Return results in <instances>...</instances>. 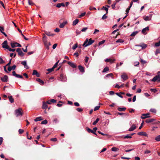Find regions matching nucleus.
Listing matches in <instances>:
<instances>
[{
  "label": "nucleus",
  "mask_w": 160,
  "mask_h": 160,
  "mask_svg": "<svg viewBox=\"0 0 160 160\" xmlns=\"http://www.w3.org/2000/svg\"><path fill=\"white\" fill-rule=\"evenodd\" d=\"M53 122L55 123V124H57L59 122V120H58L57 118H55L54 119V120L53 121Z\"/></svg>",
  "instance_id": "nucleus-40"
},
{
  "label": "nucleus",
  "mask_w": 160,
  "mask_h": 160,
  "mask_svg": "<svg viewBox=\"0 0 160 160\" xmlns=\"http://www.w3.org/2000/svg\"><path fill=\"white\" fill-rule=\"evenodd\" d=\"M155 119L154 118H149L147 119L146 121L145 122L147 123H149L150 122H152L153 121H155Z\"/></svg>",
  "instance_id": "nucleus-20"
},
{
  "label": "nucleus",
  "mask_w": 160,
  "mask_h": 160,
  "mask_svg": "<svg viewBox=\"0 0 160 160\" xmlns=\"http://www.w3.org/2000/svg\"><path fill=\"white\" fill-rule=\"evenodd\" d=\"M149 30V27L147 26V27L143 28L142 31V32L144 34L146 31Z\"/></svg>",
  "instance_id": "nucleus-26"
},
{
  "label": "nucleus",
  "mask_w": 160,
  "mask_h": 160,
  "mask_svg": "<svg viewBox=\"0 0 160 160\" xmlns=\"http://www.w3.org/2000/svg\"><path fill=\"white\" fill-rule=\"evenodd\" d=\"M99 119H100L99 118H97L96 119V120L93 122V123H92L93 125H96L98 122V121L99 120Z\"/></svg>",
  "instance_id": "nucleus-36"
},
{
  "label": "nucleus",
  "mask_w": 160,
  "mask_h": 160,
  "mask_svg": "<svg viewBox=\"0 0 160 160\" xmlns=\"http://www.w3.org/2000/svg\"><path fill=\"white\" fill-rule=\"evenodd\" d=\"M16 52H18V55L21 57H23L24 55V53L22 51L20 48H18L16 49Z\"/></svg>",
  "instance_id": "nucleus-5"
},
{
  "label": "nucleus",
  "mask_w": 160,
  "mask_h": 160,
  "mask_svg": "<svg viewBox=\"0 0 160 160\" xmlns=\"http://www.w3.org/2000/svg\"><path fill=\"white\" fill-rule=\"evenodd\" d=\"M76 110L79 112H81L83 110L82 109L80 108H77Z\"/></svg>",
  "instance_id": "nucleus-53"
},
{
  "label": "nucleus",
  "mask_w": 160,
  "mask_h": 160,
  "mask_svg": "<svg viewBox=\"0 0 160 160\" xmlns=\"http://www.w3.org/2000/svg\"><path fill=\"white\" fill-rule=\"evenodd\" d=\"M8 98L9 99L10 102L11 103H12L13 102H14V99L12 98V96H8Z\"/></svg>",
  "instance_id": "nucleus-25"
},
{
  "label": "nucleus",
  "mask_w": 160,
  "mask_h": 160,
  "mask_svg": "<svg viewBox=\"0 0 160 160\" xmlns=\"http://www.w3.org/2000/svg\"><path fill=\"white\" fill-rule=\"evenodd\" d=\"M36 81H37L38 82H39L40 83V85H43L44 83V82L40 78H37L36 79Z\"/></svg>",
  "instance_id": "nucleus-28"
},
{
  "label": "nucleus",
  "mask_w": 160,
  "mask_h": 160,
  "mask_svg": "<svg viewBox=\"0 0 160 160\" xmlns=\"http://www.w3.org/2000/svg\"><path fill=\"white\" fill-rule=\"evenodd\" d=\"M86 14V12H83V13H81L79 16V17L80 18H81V17H82L83 16H84Z\"/></svg>",
  "instance_id": "nucleus-64"
},
{
  "label": "nucleus",
  "mask_w": 160,
  "mask_h": 160,
  "mask_svg": "<svg viewBox=\"0 0 160 160\" xmlns=\"http://www.w3.org/2000/svg\"><path fill=\"white\" fill-rule=\"evenodd\" d=\"M98 132L99 134H101L103 136H107L108 135L107 134L101 132L100 131H98Z\"/></svg>",
  "instance_id": "nucleus-59"
},
{
  "label": "nucleus",
  "mask_w": 160,
  "mask_h": 160,
  "mask_svg": "<svg viewBox=\"0 0 160 160\" xmlns=\"http://www.w3.org/2000/svg\"><path fill=\"white\" fill-rule=\"evenodd\" d=\"M101 10H104L106 11V14H107L108 12V8L106 7L105 6H103L101 9Z\"/></svg>",
  "instance_id": "nucleus-31"
},
{
  "label": "nucleus",
  "mask_w": 160,
  "mask_h": 160,
  "mask_svg": "<svg viewBox=\"0 0 160 160\" xmlns=\"http://www.w3.org/2000/svg\"><path fill=\"white\" fill-rule=\"evenodd\" d=\"M150 111L151 112L153 113H156V109H155L154 108H151L150 110Z\"/></svg>",
  "instance_id": "nucleus-34"
},
{
  "label": "nucleus",
  "mask_w": 160,
  "mask_h": 160,
  "mask_svg": "<svg viewBox=\"0 0 160 160\" xmlns=\"http://www.w3.org/2000/svg\"><path fill=\"white\" fill-rule=\"evenodd\" d=\"M106 14H106V13L105 14H104L103 15V16L102 17V20L105 19H106L108 17H107V16H106Z\"/></svg>",
  "instance_id": "nucleus-41"
},
{
  "label": "nucleus",
  "mask_w": 160,
  "mask_h": 160,
  "mask_svg": "<svg viewBox=\"0 0 160 160\" xmlns=\"http://www.w3.org/2000/svg\"><path fill=\"white\" fill-rule=\"evenodd\" d=\"M46 34L47 36H53L54 34H53L49 32H46L45 33Z\"/></svg>",
  "instance_id": "nucleus-39"
},
{
  "label": "nucleus",
  "mask_w": 160,
  "mask_h": 160,
  "mask_svg": "<svg viewBox=\"0 0 160 160\" xmlns=\"http://www.w3.org/2000/svg\"><path fill=\"white\" fill-rule=\"evenodd\" d=\"M89 9L90 10H96V8L95 7H93L90 6L89 7Z\"/></svg>",
  "instance_id": "nucleus-62"
},
{
  "label": "nucleus",
  "mask_w": 160,
  "mask_h": 160,
  "mask_svg": "<svg viewBox=\"0 0 160 160\" xmlns=\"http://www.w3.org/2000/svg\"><path fill=\"white\" fill-rule=\"evenodd\" d=\"M78 68L80 72L83 73L85 72L84 68L81 65H79L78 66Z\"/></svg>",
  "instance_id": "nucleus-11"
},
{
  "label": "nucleus",
  "mask_w": 160,
  "mask_h": 160,
  "mask_svg": "<svg viewBox=\"0 0 160 160\" xmlns=\"http://www.w3.org/2000/svg\"><path fill=\"white\" fill-rule=\"evenodd\" d=\"M151 81L153 82H155L156 81L160 82V74L156 76L151 80Z\"/></svg>",
  "instance_id": "nucleus-4"
},
{
  "label": "nucleus",
  "mask_w": 160,
  "mask_h": 160,
  "mask_svg": "<svg viewBox=\"0 0 160 160\" xmlns=\"http://www.w3.org/2000/svg\"><path fill=\"white\" fill-rule=\"evenodd\" d=\"M155 140L157 141H160V135H158L155 138Z\"/></svg>",
  "instance_id": "nucleus-43"
},
{
  "label": "nucleus",
  "mask_w": 160,
  "mask_h": 160,
  "mask_svg": "<svg viewBox=\"0 0 160 160\" xmlns=\"http://www.w3.org/2000/svg\"><path fill=\"white\" fill-rule=\"evenodd\" d=\"M48 123V121L47 120H44L41 123V124H46Z\"/></svg>",
  "instance_id": "nucleus-49"
},
{
  "label": "nucleus",
  "mask_w": 160,
  "mask_h": 160,
  "mask_svg": "<svg viewBox=\"0 0 160 160\" xmlns=\"http://www.w3.org/2000/svg\"><path fill=\"white\" fill-rule=\"evenodd\" d=\"M47 103L43 102L42 108L43 109H46L47 108Z\"/></svg>",
  "instance_id": "nucleus-32"
},
{
  "label": "nucleus",
  "mask_w": 160,
  "mask_h": 160,
  "mask_svg": "<svg viewBox=\"0 0 160 160\" xmlns=\"http://www.w3.org/2000/svg\"><path fill=\"white\" fill-rule=\"evenodd\" d=\"M88 28L87 27L84 28L81 30V31L82 32H85L87 30Z\"/></svg>",
  "instance_id": "nucleus-61"
},
{
  "label": "nucleus",
  "mask_w": 160,
  "mask_h": 160,
  "mask_svg": "<svg viewBox=\"0 0 160 160\" xmlns=\"http://www.w3.org/2000/svg\"><path fill=\"white\" fill-rule=\"evenodd\" d=\"M11 47L12 48H14L15 47H22V46L19 43H18L17 42H14V43L11 42Z\"/></svg>",
  "instance_id": "nucleus-6"
},
{
  "label": "nucleus",
  "mask_w": 160,
  "mask_h": 160,
  "mask_svg": "<svg viewBox=\"0 0 160 160\" xmlns=\"http://www.w3.org/2000/svg\"><path fill=\"white\" fill-rule=\"evenodd\" d=\"M113 76V74L112 73H110L108 74H107L106 76V77L107 78H108L109 77H112Z\"/></svg>",
  "instance_id": "nucleus-47"
},
{
  "label": "nucleus",
  "mask_w": 160,
  "mask_h": 160,
  "mask_svg": "<svg viewBox=\"0 0 160 160\" xmlns=\"http://www.w3.org/2000/svg\"><path fill=\"white\" fill-rule=\"evenodd\" d=\"M42 41L46 48L48 50L49 49V46L51 45V44L50 42H48L47 40V37L45 35H44L43 37Z\"/></svg>",
  "instance_id": "nucleus-2"
},
{
  "label": "nucleus",
  "mask_w": 160,
  "mask_h": 160,
  "mask_svg": "<svg viewBox=\"0 0 160 160\" xmlns=\"http://www.w3.org/2000/svg\"><path fill=\"white\" fill-rule=\"evenodd\" d=\"M126 109V108L125 107H119L118 108V110L120 112L125 111Z\"/></svg>",
  "instance_id": "nucleus-27"
},
{
  "label": "nucleus",
  "mask_w": 160,
  "mask_h": 160,
  "mask_svg": "<svg viewBox=\"0 0 160 160\" xmlns=\"http://www.w3.org/2000/svg\"><path fill=\"white\" fill-rule=\"evenodd\" d=\"M42 118L41 117H39L36 118L35 119L34 121L35 122H37L38 121H40L41 120H42Z\"/></svg>",
  "instance_id": "nucleus-29"
},
{
  "label": "nucleus",
  "mask_w": 160,
  "mask_h": 160,
  "mask_svg": "<svg viewBox=\"0 0 160 160\" xmlns=\"http://www.w3.org/2000/svg\"><path fill=\"white\" fill-rule=\"evenodd\" d=\"M21 64L24 66H25L27 64V61H22L21 62Z\"/></svg>",
  "instance_id": "nucleus-63"
},
{
  "label": "nucleus",
  "mask_w": 160,
  "mask_h": 160,
  "mask_svg": "<svg viewBox=\"0 0 160 160\" xmlns=\"http://www.w3.org/2000/svg\"><path fill=\"white\" fill-rule=\"evenodd\" d=\"M132 137L131 136V135L129 134H127L124 137V138H131Z\"/></svg>",
  "instance_id": "nucleus-37"
},
{
  "label": "nucleus",
  "mask_w": 160,
  "mask_h": 160,
  "mask_svg": "<svg viewBox=\"0 0 160 160\" xmlns=\"http://www.w3.org/2000/svg\"><path fill=\"white\" fill-rule=\"evenodd\" d=\"M67 21H66L63 22L62 23H61L59 25V27L61 28H62L64 27L65 26L67 23Z\"/></svg>",
  "instance_id": "nucleus-18"
},
{
  "label": "nucleus",
  "mask_w": 160,
  "mask_h": 160,
  "mask_svg": "<svg viewBox=\"0 0 160 160\" xmlns=\"http://www.w3.org/2000/svg\"><path fill=\"white\" fill-rule=\"evenodd\" d=\"M94 41H95L94 40H92V38H91L89 39V41L88 39L87 38L86 39L85 41L83 43V46H84L85 47H87L91 45L94 42Z\"/></svg>",
  "instance_id": "nucleus-1"
},
{
  "label": "nucleus",
  "mask_w": 160,
  "mask_h": 160,
  "mask_svg": "<svg viewBox=\"0 0 160 160\" xmlns=\"http://www.w3.org/2000/svg\"><path fill=\"white\" fill-rule=\"evenodd\" d=\"M116 4V2L113 3L111 5L112 8L113 9H114L115 8V5Z\"/></svg>",
  "instance_id": "nucleus-57"
},
{
  "label": "nucleus",
  "mask_w": 160,
  "mask_h": 160,
  "mask_svg": "<svg viewBox=\"0 0 160 160\" xmlns=\"http://www.w3.org/2000/svg\"><path fill=\"white\" fill-rule=\"evenodd\" d=\"M78 47L77 43L75 44L74 46H73L72 48L73 50L75 49Z\"/></svg>",
  "instance_id": "nucleus-55"
},
{
  "label": "nucleus",
  "mask_w": 160,
  "mask_h": 160,
  "mask_svg": "<svg viewBox=\"0 0 160 160\" xmlns=\"http://www.w3.org/2000/svg\"><path fill=\"white\" fill-rule=\"evenodd\" d=\"M105 40H103L100 42L98 43V45H100L103 43H104L105 42Z\"/></svg>",
  "instance_id": "nucleus-52"
},
{
  "label": "nucleus",
  "mask_w": 160,
  "mask_h": 160,
  "mask_svg": "<svg viewBox=\"0 0 160 160\" xmlns=\"http://www.w3.org/2000/svg\"><path fill=\"white\" fill-rule=\"evenodd\" d=\"M142 115V116L141 117V118L142 119H144L147 118L149 117V114L148 113L143 114Z\"/></svg>",
  "instance_id": "nucleus-16"
},
{
  "label": "nucleus",
  "mask_w": 160,
  "mask_h": 160,
  "mask_svg": "<svg viewBox=\"0 0 160 160\" xmlns=\"http://www.w3.org/2000/svg\"><path fill=\"white\" fill-rule=\"evenodd\" d=\"M116 94L119 97L122 98H123V96L121 95V94L120 93L117 92L116 93Z\"/></svg>",
  "instance_id": "nucleus-60"
},
{
  "label": "nucleus",
  "mask_w": 160,
  "mask_h": 160,
  "mask_svg": "<svg viewBox=\"0 0 160 160\" xmlns=\"http://www.w3.org/2000/svg\"><path fill=\"white\" fill-rule=\"evenodd\" d=\"M138 32L137 31L133 32L130 35V36L133 37L135 35H136L138 33Z\"/></svg>",
  "instance_id": "nucleus-35"
},
{
  "label": "nucleus",
  "mask_w": 160,
  "mask_h": 160,
  "mask_svg": "<svg viewBox=\"0 0 160 160\" xmlns=\"http://www.w3.org/2000/svg\"><path fill=\"white\" fill-rule=\"evenodd\" d=\"M150 91L152 92H153L154 93H155L157 92V90L156 88H151Z\"/></svg>",
  "instance_id": "nucleus-42"
},
{
  "label": "nucleus",
  "mask_w": 160,
  "mask_h": 160,
  "mask_svg": "<svg viewBox=\"0 0 160 160\" xmlns=\"http://www.w3.org/2000/svg\"><path fill=\"white\" fill-rule=\"evenodd\" d=\"M79 20L78 19H76L75 20H74L72 23V25L73 26L76 25L78 22Z\"/></svg>",
  "instance_id": "nucleus-30"
},
{
  "label": "nucleus",
  "mask_w": 160,
  "mask_h": 160,
  "mask_svg": "<svg viewBox=\"0 0 160 160\" xmlns=\"http://www.w3.org/2000/svg\"><path fill=\"white\" fill-rule=\"evenodd\" d=\"M68 64L73 68H75L76 67V65L73 63L70 62H68Z\"/></svg>",
  "instance_id": "nucleus-17"
},
{
  "label": "nucleus",
  "mask_w": 160,
  "mask_h": 160,
  "mask_svg": "<svg viewBox=\"0 0 160 160\" xmlns=\"http://www.w3.org/2000/svg\"><path fill=\"white\" fill-rule=\"evenodd\" d=\"M12 75L13 76H15V77L18 78H20L22 79H23V77L22 75L16 74L15 71H13L12 72Z\"/></svg>",
  "instance_id": "nucleus-7"
},
{
  "label": "nucleus",
  "mask_w": 160,
  "mask_h": 160,
  "mask_svg": "<svg viewBox=\"0 0 160 160\" xmlns=\"http://www.w3.org/2000/svg\"><path fill=\"white\" fill-rule=\"evenodd\" d=\"M136 46H139L142 47V49H145L147 48V44H143L141 45H136Z\"/></svg>",
  "instance_id": "nucleus-23"
},
{
  "label": "nucleus",
  "mask_w": 160,
  "mask_h": 160,
  "mask_svg": "<svg viewBox=\"0 0 160 160\" xmlns=\"http://www.w3.org/2000/svg\"><path fill=\"white\" fill-rule=\"evenodd\" d=\"M86 130L88 133H93L94 132L93 130H92L88 127H87L86 128Z\"/></svg>",
  "instance_id": "nucleus-24"
},
{
  "label": "nucleus",
  "mask_w": 160,
  "mask_h": 160,
  "mask_svg": "<svg viewBox=\"0 0 160 160\" xmlns=\"http://www.w3.org/2000/svg\"><path fill=\"white\" fill-rule=\"evenodd\" d=\"M32 75H36L37 77H39L40 76V74L36 70H33L32 74Z\"/></svg>",
  "instance_id": "nucleus-19"
},
{
  "label": "nucleus",
  "mask_w": 160,
  "mask_h": 160,
  "mask_svg": "<svg viewBox=\"0 0 160 160\" xmlns=\"http://www.w3.org/2000/svg\"><path fill=\"white\" fill-rule=\"evenodd\" d=\"M155 45L156 47H158L160 46V40L158 42L155 43Z\"/></svg>",
  "instance_id": "nucleus-56"
},
{
  "label": "nucleus",
  "mask_w": 160,
  "mask_h": 160,
  "mask_svg": "<svg viewBox=\"0 0 160 160\" xmlns=\"http://www.w3.org/2000/svg\"><path fill=\"white\" fill-rule=\"evenodd\" d=\"M100 107V106H98L95 107L94 108V111H95L99 109Z\"/></svg>",
  "instance_id": "nucleus-58"
},
{
  "label": "nucleus",
  "mask_w": 160,
  "mask_h": 160,
  "mask_svg": "<svg viewBox=\"0 0 160 160\" xmlns=\"http://www.w3.org/2000/svg\"><path fill=\"white\" fill-rule=\"evenodd\" d=\"M121 77L124 80H126L128 78L127 75L124 73L121 75Z\"/></svg>",
  "instance_id": "nucleus-14"
},
{
  "label": "nucleus",
  "mask_w": 160,
  "mask_h": 160,
  "mask_svg": "<svg viewBox=\"0 0 160 160\" xmlns=\"http://www.w3.org/2000/svg\"><path fill=\"white\" fill-rule=\"evenodd\" d=\"M7 49H8L9 51H10V52H14L15 50V49H12L11 48H10L9 47H8V48Z\"/></svg>",
  "instance_id": "nucleus-45"
},
{
  "label": "nucleus",
  "mask_w": 160,
  "mask_h": 160,
  "mask_svg": "<svg viewBox=\"0 0 160 160\" xmlns=\"http://www.w3.org/2000/svg\"><path fill=\"white\" fill-rule=\"evenodd\" d=\"M137 128L136 126L134 124H132L130 128L128 129V131H132L134 130Z\"/></svg>",
  "instance_id": "nucleus-13"
},
{
  "label": "nucleus",
  "mask_w": 160,
  "mask_h": 160,
  "mask_svg": "<svg viewBox=\"0 0 160 160\" xmlns=\"http://www.w3.org/2000/svg\"><path fill=\"white\" fill-rule=\"evenodd\" d=\"M124 42V40L122 39H118L116 41V42L117 43H122Z\"/></svg>",
  "instance_id": "nucleus-38"
},
{
  "label": "nucleus",
  "mask_w": 160,
  "mask_h": 160,
  "mask_svg": "<svg viewBox=\"0 0 160 160\" xmlns=\"http://www.w3.org/2000/svg\"><path fill=\"white\" fill-rule=\"evenodd\" d=\"M149 17H151L152 15L151 14H150L149 15ZM143 19L145 21H147L150 20L151 19V18H149L148 16H147L145 17Z\"/></svg>",
  "instance_id": "nucleus-22"
},
{
  "label": "nucleus",
  "mask_w": 160,
  "mask_h": 160,
  "mask_svg": "<svg viewBox=\"0 0 160 160\" xmlns=\"http://www.w3.org/2000/svg\"><path fill=\"white\" fill-rule=\"evenodd\" d=\"M60 79L61 81L65 82L67 80V78L66 77H64L62 74H61Z\"/></svg>",
  "instance_id": "nucleus-10"
},
{
  "label": "nucleus",
  "mask_w": 160,
  "mask_h": 160,
  "mask_svg": "<svg viewBox=\"0 0 160 160\" xmlns=\"http://www.w3.org/2000/svg\"><path fill=\"white\" fill-rule=\"evenodd\" d=\"M59 62V60H58V62H56L54 65H53V66L52 67L53 69L55 68L57 66Z\"/></svg>",
  "instance_id": "nucleus-46"
},
{
  "label": "nucleus",
  "mask_w": 160,
  "mask_h": 160,
  "mask_svg": "<svg viewBox=\"0 0 160 160\" xmlns=\"http://www.w3.org/2000/svg\"><path fill=\"white\" fill-rule=\"evenodd\" d=\"M5 62L2 59L0 56V64L4 63Z\"/></svg>",
  "instance_id": "nucleus-54"
},
{
  "label": "nucleus",
  "mask_w": 160,
  "mask_h": 160,
  "mask_svg": "<svg viewBox=\"0 0 160 160\" xmlns=\"http://www.w3.org/2000/svg\"><path fill=\"white\" fill-rule=\"evenodd\" d=\"M104 61L106 62H110V63L111 64L114 62L115 61V59H112L110 58H106L105 59Z\"/></svg>",
  "instance_id": "nucleus-15"
},
{
  "label": "nucleus",
  "mask_w": 160,
  "mask_h": 160,
  "mask_svg": "<svg viewBox=\"0 0 160 160\" xmlns=\"http://www.w3.org/2000/svg\"><path fill=\"white\" fill-rule=\"evenodd\" d=\"M54 70V69L52 68H49L48 69H47V71L49 72H48L47 73V74H48L50 72H52Z\"/></svg>",
  "instance_id": "nucleus-44"
},
{
  "label": "nucleus",
  "mask_w": 160,
  "mask_h": 160,
  "mask_svg": "<svg viewBox=\"0 0 160 160\" xmlns=\"http://www.w3.org/2000/svg\"><path fill=\"white\" fill-rule=\"evenodd\" d=\"M65 5L64 3L63 2L61 3H58L56 5L57 7L58 8H60L61 6L64 7H65Z\"/></svg>",
  "instance_id": "nucleus-21"
},
{
  "label": "nucleus",
  "mask_w": 160,
  "mask_h": 160,
  "mask_svg": "<svg viewBox=\"0 0 160 160\" xmlns=\"http://www.w3.org/2000/svg\"><path fill=\"white\" fill-rule=\"evenodd\" d=\"M109 68L107 67H106L104 68V69H103V70L102 71V72H105L109 71Z\"/></svg>",
  "instance_id": "nucleus-33"
},
{
  "label": "nucleus",
  "mask_w": 160,
  "mask_h": 160,
  "mask_svg": "<svg viewBox=\"0 0 160 160\" xmlns=\"http://www.w3.org/2000/svg\"><path fill=\"white\" fill-rule=\"evenodd\" d=\"M4 30V28L3 27L0 26V31L2 33V32H4L3 31Z\"/></svg>",
  "instance_id": "nucleus-51"
},
{
  "label": "nucleus",
  "mask_w": 160,
  "mask_h": 160,
  "mask_svg": "<svg viewBox=\"0 0 160 160\" xmlns=\"http://www.w3.org/2000/svg\"><path fill=\"white\" fill-rule=\"evenodd\" d=\"M140 61L141 62L143 65L146 62L145 61L143 60L142 59H140Z\"/></svg>",
  "instance_id": "nucleus-48"
},
{
  "label": "nucleus",
  "mask_w": 160,
  "mask_h": 160,
  "mask_svg": "<svg viewBox=\"0 0 160 160\" xmlns=\"http://www.w3.org/2000/svg\"><path fill=\"white\" fill-rule=\"evenodd\" d=\"M138 135L141 136H144L145 137H148V134L146 132H141L138 133Z\"/></svg>",
  "instance_id": "nucleus-12"
},
{
  "label": "nucleus",
  "mask_w": 160,
  "mask_h": 160,
  "mask_svg": "<svg viewBox=\"0 0 160 160\" xmlns=\"http://www.w3.org/2000/svg\"><path fill=\"white\" fill-rule=\"evenodd\" d=\"M8 79V77L6 75H4L3 77L1 78V80L3 82H7Z\"/></svg>",
  "instance_id": "nucleus-9"
},
{
  "label": "nucleus",
  "mask_w": 160,
  "mask_h": 160,
  "mask_svg": "<svg viewBox=\"0 0 160 160\" xmlns=\"http://www.w3.org/2000/svg\"><path fill=\"white\" fill-rule=\"evenodd\" d=\"M2 47L3 48L7 49L8 47V42L7 40H5L2 43Z\"/></svg>",
  "instance_id": "nucleus-8"
},
{
  "label": "nucleus",
  "mask_w": 160,
  "mask_h": 160,
  "mask_svg": "<svg viewBox=\"0 0 160 160\" xmlns=\"http://www.w3.org/2000/svg\"><path fill=\"white\" fill-rule=\"evenodd\" d=\"M22 109L19 108L18 109H16L15 111V114L17 117L19 116H22L23 114L22 112L21 111Z\"/></svg>",
  "instance_id": "nucleus-3"
},
{
  "label": "nucleus",
  "mask_w": 160,
  "mask_h": 160,
  "mask_svg": "<svg viewBox=\"0 0 160 160\" xmlns=\"http://www.w3.org/2000/svg\"><path fill=\"white\" fill-rule=\"evenodd\" d=\"M24 130L22 129H19L18 130L19 134H21L23 132Z\"/></svg>",
  "instance_id": "nucleus-50"
}]
</instances>
